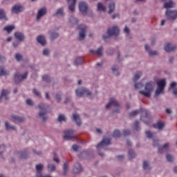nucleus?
I'll return each mask as SVG.
<instances>
[{"instance_id": "obj_1", "label": "nucleus", "mask_w": 177, "mask_h": 177, "mask_svg": "<svg viewBox=\"0 0 177 177\" xmlns=\"http://www.w3.org/2000/svg\"><path fill=\"white\" fill-rule=\"evenodd\" d=\"M107 34L109 36H102L103 39H104V41H106L107 39L110 38V37H118V35H120V28H118V26H113V28H109L107 30Z\"/></svg>"}, {"instance_id": "obj_2", "label": "nucleus", "mask_w": 177, "mask_h": 177, "mask_svg": "<svg viewBox=\"0 0 177 177\" xmlns=\"http://www.w3.org/2000/svg\"><path fill=\"white\" fill-rule=\"evenodd\" d=\"M153 91V82H150L146 84L145 91H140V93L145 96V97H150Z\"/></svg>"}, {"instance_id": "obj_3", "label": "nucleus", "mask_w": 177, "mask_h": 177, "mask_svg": "<svg viewBox=\"0 0 177 177\" xmlns=\"http://www.w3.org/2000/svg\"><path fill=\"white\" fill-rule=\"evenodd\" d=\"M157 85L158 88L155 92L156 96H158L160 93H162V92H164V89H165V85H167V82L165 81V79L159 80L157 82Z\"/></svg>"}, {"instance_id": "obj_4", "label": "nucleus", "mask_w": 177, "mask_h": 177, "mask_svg": "<svg viewBox=\"0 0 177 177\" xmlns=\"http://www.w3.org/2000/svg\"><path fill=\"white\" fill-rule=\"evenodd\" d=\"M38 108L40 110L39 112V116L40 118H43V121H46L48 120V117H45V115L48 113V106L41 104L38 106Z\"/></svg>"}, {"instance_id": "obj_5", "label": "nucleus", "mask_w": 177, "mask_h": 177, "mask_svg": "<svg viewBox=\"0 0 177 177\" xmlns=\"http://www.w3.org/2000/svg\"><path fill=\"white\" fill-rule=\"evenodd\" d=\"M139 113H141V120H142V117H144V115L145 117H146V118L149 117V111L143 109H140L139 111H133L129 113V115L130 117H135L136 115H137V114H139Z\"/></svg>"}, {"instance_id": "obj_6", "label": "nucleus", "mask_w": 177, "mask_h": 177, "mask_svg": "<svg viewBox=\"0 0 177 177\" xmlns=\"http://www.w3.org/2000/svg\"><path fill=\"white\" fill-rule=\"evenodd\" d=\"M167 19L170 20V21H174L177 19V11L176 10H167L165 12Z\"/></svg>"}, {"instance_id": "obj_7", "label": "nucleus", "mask_w": 177, "mask_h": 177, "mask_svg": "<svg viewBox=\"0 0 177 177\" xmlns=\"http://www.w3.org/2000/svg\"><path fill=\"white\" fill-rule=\"evenodd\" d=\"M76 95L79 97H82L84 95H86V96H91L92 93H91V91H89V90L85 88H82L76 89Z\"/></svg>"}, {"instance_id": "obj_8", "label": "nucleus", "mask_w": 177, "mask_h": 177, "mask_svg": "<svg viewBox=\"0 0 177 177\" xmlns=\"http://www.w3.org/2000/svg\"><path fill=\"white\" fill-rule=\"evenodd\" d=\"M111 106H114L116 109V110L114 111V113H118V111H120V104H118V102L114 98L110 99L109 103L106 106V109H109V107H111Z\"/></svg>"}, {"instance_id": "obj_9", "label": "nucleus", "mask_w": 177, "mask_h": 177, "mask_svg": "<svg viewBox=\"0 0 177 177\" xmlns=\"http://www.w3.org/2000/svg\"><path fill=\"white\" fill-rule=\"evenodd\" d=\"M78 29L80 30L79 34V39L80 41H82V39H85V32H86V26L85 25H80L78 26Z\"/></svg>"}, {"instance_id": "obj_10", "label": "nucleus", "mask_w": 177, "mask_h": 177, "mask_svg": "<svg viewBox=\"0 0 177 177\" xmlns=\"http://www.w3.org/2000/svg\"><path fill=\"white\" fill-rule=\"evenodd\" d=\"M28 75V72H26L24 75H19L16 73L14 76V80L16 84H19V82H21V81H23L24 80H26Z\"/></svg>"}, {"instance_id": "obj_11", "label": "nucleus", "mask_w": 177, "mask_h": 177, "mask_svg": "<svg viewBox=\"0 0 177 177\" xmlns=\"http://www.w3.org/2000/svg\"><path fill=\"white\" fill-rule=\"evenodd\" d=\"M88 3L84 1H80L79 3V9L81 12V13H83V15H85V13L88 12Z\"/></svg>"}, {"instance_id": "obj_12", "label": "nucleus", "mask_w": 177, "mask_h": 177, "mask_svg": "<svg viewBox=\"0 0 177 177\" xmlns=\"http://www.w3.org/2000/svg\"><path fill=\"white\" fill-rule=\"evenodd\" d=\"M74 130H66L64 131V136L63 137L64 139H66L70 140L71 139H77V137L73 136L74 135Z\"/></svg>"}, {"instance_id": "obj_13", "label": "nucleus", "mask_w": 177, "mask_h": 177, "mask_svg": "<svg viewBox=\"0 0 177 177\" xmlns=\"http://www.w3.org/2000/svg\"><path fill=\"white\" fill-rule=\"evenodd\" d=\"M111 144V140L109 138H103L102 141L100 142L97 145V149H100V147H103V146H109V145Z\"/></svg>"}, {"instance_id": "obj_14", "label": "nucleus", "mask_w": 177, "mask_h": 177, "mask_svg": "<svg viewBox=\"0 0 177 177\" xmlns=\"http://www.w3.org/2000/svg\"><path fill=\"white\" fill-rule=\"evenodd\" d=\"M177 48L176 46H173L171 45V44L167 43L165 44V50L166 52H174V50H175Z\"/></svg>"}, {"instance_id": "obj_15", "label": "nucleus", "mask_w": 177, "mask_h": 177, "mask_svg": "<svg viewBox=\"0 0 177 177\" xmlns=\"http://www.w3.org/2000/svg\"><path fill=\"white\" fill-rule=\"evenodd\" d=\"M12 10L13 13L17 14L20 13V12H23V10H24V8L21 6L15 5L12 7Z\"/></svg>"}, {"instance_id": "obj_16", "label": "nucleus", "mask_w": 177, "mask_h": 177, "mask_svg": "<svg viewBox=\"0 0 177 177\" xmlns=\"http://www.w3.org/2000/svg\"><path fill=\"white\" fill-rule=\"evenodd\" d=\"M68 3L69 4L68 9L71 10V12H74L75 10V3L77 2V0H67Z\"/></svg>"}, {"instance_id": "obj_17", "label": "nucleus", "mask_w": 177, "mask_h": 177, "mask_svg": "<svg viewBox=\"0 0 177 177\" xmlns=\"http://www.w3.org/2000/svg\"><path fill=\"white\" fill-rule=\"evenodd\" d=\"M90 53L97 56H103V46L100 47L97 50H90Z\"/></svg>"}, {"instance_id": "obj_18", "label": "nucleus", "mask_w": 177, "mask_h": 177, "mask_svg": "<svg viewBox=\"0 0 177 177\" xmlns=\"http://www.w3.org/2000/svg\"><path fill=\"white\" fill-rule=\"evenodd\" d=\"M9 93H10V91L3 89L0 95V102L2 100L3 97H4L6 100H8V95H9Z\"/></svg>"}, {"instance_id": "obj_19", "label": "nucleus", "mask_w": 177, "mask_h": 177, "mask_svg": "<svg viewBox=\"0 0 177 177\" xmlns=\"http://www.w3.org/2000/svg\"><path fill=\"white\" fill-rule=\"evenodd\" d=\"M46 15V8H43L40 9L38 12H37V20H39L42 16H45Z\"/></svg>"}, {"instance_id": "obj_20", "label": "nucleus", "mask_w": 177, "mask_h": 177, "mask_svg": "<svg viewBox=\"0 0 177 177\" xmlns=\"http://www.w3.org/2000/svg\"><path fill=\"white\" fill-rule=\"evenodd\" d=\"M82 171V167H81V165L80 163H76L73 167V174H80Z\"/></svg>"}, {"instance_id": "obj_21", "label": "nucleus", "mask_w": 177, "mask_h": 177, "mask_svg": "<svg viewBox=\"0 0 177 177\" xmlns=\"http://www.w3.org/2000/svg\"><path fill=\"white\" fill-rule=\"evenodd\" d=\"M73 121H75V122H76L78 127L81 126L82 122H81V118H80V115L76 113L73 114Z\"/></svg>"}, {"instance_id": "obj_22", "label": "nucleus", "mask_w": 177, "mask_h": 177, "mask_svg": "<svg viewBox=\"0 0 177 177\" xmlns=\"http://www.w3.org/2000/svg\"><path fill=\"white\" fill-rule=\"evenodd\" d=\"M37 41L39 44H41L43 46H44V45H46V40L45 39L44 36L40 35L37 37Z\"/></svg>"}, {"instance_id": "obj_23", "label": "nucleus", "mask_w": 177, "mask_h": 177, "mask_svg": "<svg viewBox=\"0 0 177 177\" xmlns=\"http://www.w3.org/2000/svg\"><path fill=\"white\" fill-rule=\"evenodd\" d=\"M15 37L16 38V39H17L18 41H24V35L20 32H17L15 33Z\"/></svg>"}, {"instance_id": "obj_24", "label": "nucleus", "mask_w": 177, "mask_h": 177, "mask_svg": "<svg viewBox=\"0 0 177 177\" xmlns=\"http://www.w3.org/2000/svg\"><path fill=\"white\" fill-rule=\"evenodd\" d=\"M12 121L13 122L17 123V122H23L24 121V118L19 117L17 115H12Z\"/></svg>"}, {"instance_id": "obj_25", "label": "nucleus", "mask_w": 177, "mask_h": 177, "mask_svg": "<svg viewBox=\"0 0 177 177\" xmlns=\"http://www.w3.org/2000/svg\"><path fill=\"white\" fill-rule=\"evenodd\" d=\"M168 147H169V143H166L162 147L158 148V152L161 154L164 153L165 150H168Z\"/></svg>"}, {"instance_id": "obj_26", "label": "nucleus", "mask_w": 177, "mask_h": 177, "mask_svg": "<svg viewBox=\"0 0 177 177\" xmlns=\"http://www.w3.org/2000/svg\"><path fill=\"white\" fill-rule=\"evenodd\" d=\"M3 75H9V71L5 69V66H0V77Z\"/></svg>"}, {"instance_id": "obj_27", "label": "nucleus", "mask_w": 177, "mask_h": 177, "mask_svg": "<svg viewBox=\"0 0 177 177\" xmlns=\"http://www.w3.org/2000/svg\"><path fill=\"white\" fill-rule=\"evenodd\" d=\"M84 64V58L83 57H78L75 61V66H80Z\"/></svg>"}, {"instance_id": "obj_28", "label": "nucleus", "mask_w": 177, "mask_h": 177, "mask_svg": "<svg viewBox=\"0 0 177 177\" xmlns=\"http://www.w3.org/2000/svg\"><path fill=\"white\" fill-rule=\"evenodd\" d=\"M164 8L165 9H169V8H174V2L170 0L169 2L165 3Z\"/></svg>"}, {"instance_id": "obj_29", "label": "nucleus", "mask_w": 177, "mask_h": 177, "mask_svg": "<svg viewBox=\"0 0 177 177\" xmlns=\"http://www.w3.org/2000/svg\"><path fill=\"white\" fill-rule=\"evenodd\" d=\"M109 14L110 15L111 13H113L114 10H115V3H110L109 6Z\"/></svg>"}, {"instance_id": "obj_30", "label": "nucleus", "mask_w": 177, "mask_h": 177, "mask_svg": "<svg viewBox=\"0 0 177 177\" xmlns=\"http://www.w3.org/2000/svg\"><path fill=\"white\" fill-rule=\"evenodd\" d=\"M47 168L50 172L56 171V166L53 164H48Z\"/></svg>"}, {"instance_id": "obj_31", "label": "nucleus", "mask_w": 177, "mask_h": 177, "mask_svg": "<svg viewBox=\"0 0 177 177\" xmlns=\"http://www.w3.org/2000/svg\"><path fill=\"white\" fill-rule=\"evenodd\" d=\"M140 77H142V73L141 72H137L133 78V81L134 82H136V81H138V80H139L140 78Z\"/></svg>"}, {"instance_id": "obj_32", "label": "nucleus", "mask_w": 177, "mask_h": 177, "mask_svg": "<svg viewBox=\"0 0 177 177\" xmlns=\"http://www.w3.org/2000/svg\"><path fill=\"white\" fill-rule=\"evenodd\" d=\"M6 129L7 131H10V129L16 131V127L15 126H10L8 122H6Z\"/></svg>"}, {"instance_id": "obj_33", "label": "nucleus", "mask_w": 177, "mask_h": 177, "mask_svg": "<svg viewBox=\"0 0 177 177\" xmlns=\"http://www.w3.org/2000/svg\"><path fill=\"white\" fill-rule=\"evenodd\" d=\"M97 10H100V11L102 10V12H106V7H104V6H103L102 3H98Z\"/></svg>"}, {"instance_id": "obj_34", "label": "nucleus", "mask_w": 177, "mask_h": 177, "mask_svg": "<svg viewBox=\"0 0 177 177\" xmlns=\"http://www.w3.org/2000/svg\"><path fill=\"white\" fill-rule=\"evenodd\" d=\"M136 157V154L132 149L129 150V158L131 160L132 158H135Z\"/></svg>"}, {"instance_id": "obj_35", "label": "nucleus", "mask_w": 177, "mask_h": 177, "mask_svg": "<svg viewBox=\"0 0 177 177\" xmlns=\"http://www.w3.org/2000/svg\"><path fill=\"white\" fill-rule=\"evenodd\" d=\"M0 19H4L5 20H8L6 18V14L5 13V10L0 9Z\"/></svg>"}, {"instance_id": "obj_36", "label": "nucleus", "mask_w": 177, "mask_h": 177, "mask_svg": "<svg viewBox=\"0 0 177 177\" xmlns=\"http://www.w3.org/2000/svg\"><path fill=\"white\" fill-rule=\"evenodd\" d=\"M18 154H19L20 158H24V159L27 158V157L28 156L26 151L19 152Z\"/></svg>"}, {"instance_id": "obj_37", "label": "nucleus", "mask_w": 177, "mask_h": 177, "mask_svg": "<svg viewBox=\"0 0 177 177\" xmlns=\"http://www.w3.org/2000/svg\"><path fill=\"white\" fill-rule=\"evenodd\" d=\"M44 169V165L39 164L36 165V170L37 174H41V171Z\"/></svg>"}, {"instance_id": "obj_38", "label": "nucleus", "mask_w": 177, "mask_h": 177, "mask_svg": "<svg viewBox=\"0 0 177 177\" xmlns=\"http://www.w3.org/2000/svg\"><path fill=\"white\" fill-rule=\"evenodd\" d=\"M4 31H7V32H11L12 30H15V26H6L3 28Z\"/></svg>"}, {"instance_id": "obj_39", "label": "nucleus", "mask_w": 177, "mask_h": 177, "mask_svg": "<svg viewBox=\"0 0 177 177\" xmlns=\"http://www.w3.org/2000/svg\"><path fill=\"white\" fill-rule=\"evenodd\" d=\"M59 15H60V16H64V10L63 8H60L57 10L55 15L57 16Z\"/></svg>"}, {"instance_id": "obj_40", "label": "nucleus", "mask_w": 177, "mask_h": 177, "mask_svg": "<svg viewBox=\"0 0 177 177\" xmlns=\"http://www.w3.org/2000/svg\"><path fill=\"white\" fill-rule=\"evenodd\" d=\"M113 138H120L121 136V133L120 130H115L113 134Z\"/></svg>"}, {"instance_id": "obj_41", "label": "nucleus", "mask_w": 177, "mask_h": 177, "mask_svg": "<svg viewBox=\"0 0 177 177\" xmlns=\"http://www.w3.org/2000/svg\"><path fill=\"white\" fill-rule=\"evenodd\" d=\"M64 175L67 174V171H68V162H66V163L64 164Z\"/></svg>"}, {"instance_id": "obj_42", "label": "nucleus", "mask_w": 177, "mask_h": 177, "mask_svg": "<svg viewBox=\"0 0 177 177\" xmlns=\"http://www.w3.org/2000/svg\"><path fill=\"white\" fill-rule=\"evenodd\" d=\"M134 129L136 131H140V127H139V121L136 120L134 122Z\"/></svg>"}, {"instance_id": "obj_43", "label": "nucleus", "mask_w": 177, "mask_h": 177, "mask_svg": "<svg viewBox=\"0 0 177 177\" xmlns=\"http://www.w3.org/2000/svg\"><path fill=\"white\" fill-rule=\"evenodd\" d=\"M157 127H158V129H162V128H164V127H165V124L162 122H158Z\"/></svg>"}, {"instance_id": "obj_44", "label": "nucleus", "mask_w": 177, "mask_h": 177, "mask_svg": "<svg viewBox=\"0 0 177 177\" xmlns=\"http://www.w3.org/2000/svg\"><path fill=\"white\" fill-rule=\"evenodd\" d=\"M58 121L59 122H62V121H66V116H64V115L63 114H60L58 116Z\"/></svg>"}, {"instance_id": "obj_45", "label": "nucleus", "mask_w": 177, "mask_h": 177, "mask_svg": "<svg viewBox=\"0 0 177 177\" xmlns=\"http://www.w3.org/2000/svg\"><path fill=\"white\" fill-rule=\"evenodd\" d=\"M143 169H150V167L149 166V162L148 161H146L145 160L143 162Z\"/></svg>"}, {"instance_id": "obj_46", "label": "nucleus", "mask_w": 177, "mask_h": 177, "mask_svg": "<svg viewBox=\"0 0 177 177\" xmlns=\"http://www.w3.org/2000/svg\"><path fill=\"white\" fill-rule=\"evenodd\" d=\"M43 81H45L46 82H50V77L48 75H45L42 77Z\"/></svg>"}, {"instance_id": "obj_47", "label": "nucleus", "mask_w": 177, "mask_h": 177, "mask_svg": "<svg viewBox=\"0 0 177 177\" xmlns=\"http://www.w3.org/2000/svg\"><path fill=\"white\" fill-rule=\"evenodd\" d=\"M59 37V33L57 32H52L50 35V39H56Z\"/></svg>"}, {"instance_id": "obj_48", "label": "nucleus", "mask_w": 177, "mask_h": 177, "mask_svg": "<svg viewBox=\"0 0 177 177\" xmlns=\"http://www.w3.org/2000/svg\"><path fill=\"white\" fill-rule=\"evenodd\" d=\"M147 138H149V139H151L153 138V136H154V133H151V131H148L145 132Z\"/></svg>"}, {"instance_id": "obj_49", "label": "nucleus", "mask_w": 177, "mask_h": 177, "mask_svg": "<svg viewBox=\"0 0 177 177\" xmlns=\"http://www.w3.org/2000/svg\"><path fill=\"white\" fill-rule=\"evenodd\" d=\"M112 71L115 75H120V73H118V71H117V67L113 66L112 67Z\"/></svg>"}, {"instance_id": "obj_50", "label": "nucleus", "mask_w": 177, "mask_h": 177, "mask_svg": "<svg viewBox=\"0 0 177 177\" xmlns=\"http://www.w3.org/2000/svg\"><path fill=\"white\" fill-rule=\"evenodd\" d=\"M166 158L167 160V161H169V162H172V161H174V158L172 157V156L167 154L166 156Z\"/></svg>"}, {"instance_id": "obj_51", "label": "nucleus", "mask_w": 177, "mask_h": 177, "mask_svg": "<svg viewBox=\"0 0 177 177\" xmlns=\"http://www.w3.org/2000/svg\"><path fill=\"white\" fill-rule=\"evenodd\" d=\"M131 135V131L126 129L123 131V136H129Z\"/></svg>"}, {"instance_id": "obj_52", "label": "nucleus", "mask_w": 177, "mask_h": 177, "mask_svg": "<svg viewBox=\"0 0 177 177\" xmlns=\"http://www.w3.org/2000/svg\"><path fill=\"white\" fill-rule=\"evenodd\" d=\"M15 59H17V62H20L23 59V56H21V55L17 53L15 55Z\"/></svg>"}, {"instance_id": "obj_53", "label": "nucleus", "mask_w": 177, "mask_h": 177, "mask_svg": "<svg viewBox=\"0 0 177 177\" xmlns=\"http://www.w3.org/2000/svg\"><path fill=\"white\" fill-rule=\"evenodd\" d=\"M149 55V56H156V55H158V53L156 50H150Z\"/></svg>"}, {"instance_id": "obj_54", "label": "nucleus", "mask_w": 177, "mask_h": 177, "mask_svg": "<svg viewBox=\"0 0 177 177\" xmlns=\"http://www.w3.org/2000/svg\"><path fill=\"white\" fill-rule=\"evenodd\" d=\"M142 83H136V84H134V88H135L136 89H139L140 88H142Z\"/></svg>"}, {"instance_id": "obj_55", "label": "nucleus", "mask_w": 177, "mask_h": 177, "mask_svg": "<svg viewBox=\"0 0 177 177\" xmlns=\"http://www.w3.org/2000/svg\"><path fill=\"white\" fill-rule=\"evenodd\" d=\"M33 93H35V95H36L37 96H41V93L38 90H37V88L33 89Z\"/></svg>"}, {"instance_id": "obj_56", "label": "nucleus", "mask_w": 177, "mask_h": 177, "mask_svg": "<svg viewBox=\"0 0 177 177\" xmlns=\"http://www.w3.org/2000/svg\"><path fill=\"white\" fill-rule=\"evenodd\" d=\"M5 149H6L5 145H0V157H1L2 156V151L5 150Z\"/></svg>"}, {"instance_id": "obj_57", "label": "nucleus", "mask_w": 177, "mask_h": 177, "mask_svg": "<svg viewBox=\"0 0 177 177\" xmlns=\"http://www.w3.org/2000/svg\"><path fill=\"white\" fill-rule=\"evenodd\" d=\"M26 104H28V106H32V104H34V102H32V100H31L30 99H28L26 100Z\"/></svg>"}, {"instance_id": "obj_58", "label": "nucleus", "mask_w": 177, "mask_h": 177, "mask_svg": "<svg viewBox=\"0 0 177 177\" xmlns=\"http://www.w3.org/2000/svg\"><path fill=\"white\" fill-rule=\"evenodd\" d=\"M175 86H176V82H173L171 83L170 87H169V89L171 90V89L175 88Z\"/></svg>"}, {"instance_id": "obj_59", "label": "nucleus", "mask_w": 177, "mask_h": 177, "mask_svg": "<svg viewBox=\"0 0 177 177\" xmlns=\"http://www.w3.org/2000/svg\"><path fill=\"white\" fill-rule=\"evenodd\" d=\"M79 148L80 147L77 145H74L72 147V149L73 150H74V151H77Z\"/></svg>"}, {"instance_id": "obj_60", "label": "nucleus", "mask_w": 177, "mask_h": 177, "mask_svg": "<svg viewBox=\"0 0 177 177\" xmlns=\"http://www.w3.org/2000/svg\"><path fill=\"white\" fill-rule=\"evenodd\" d=\"M43 54L44 55V56H48L49 55V50L48 49H44L43 50Z\"/></svg>"}, {"instance_id": "obj_61", "label": "nucleus", "mask_w": 177, "mask_h": 177, "mask_svg": "<svg viewBox=\"0 0 177 177\" xmlns=\"http://www.w3.org/2000/svg\"><path fill=\"white\" fill-rule=\"evenodd\" d=\"M56 99H57V102H60V100H62V95L59 93H57Z\"/></svg>"}, {"instance_id": "obj_62", "label": "nucleus", "mask_w": 177, "mask_h": 177, "mask_svg": "<svg viewBox=\"0 0 177 177\" xmlns=\"http://www.w3.org/2000/svg\"><path fill=\"white\" fill-rule=\"evenodd\" d=\"M124 31V32H127V34H129V28H128V26H125Z\"/></svg>"}, {"instance_id": "obj_63", "label": "nucleus", "mask_w": 177, "mask_h": 177, "mask_svg": "<svg viewBox=\"0 0 177 177\" xmlns=\"http://www.w3.org/2000/svg\"><path fill=\"white\" fill-rule=\"evenodd\" d=\"M117 158L119 159L120 161H121V160H124V156L122 155L118 156Z\"/></svg>"}, {"instance_id": "obj_64", "label": "nucleus", "mask_w": 177, "mask_h": 177, "mask_svg": "<svg viewBox=\"0 0 177 177\" xmlns=\"http://www.w3.org/2000/svg\"><path fill=\"white\" fill-rule=\"evenodd\" d=\"M36 177H52V176H49V175H47V176H42V174H40L39 176L37 175Z\"/></svg>"}]
</instances>
